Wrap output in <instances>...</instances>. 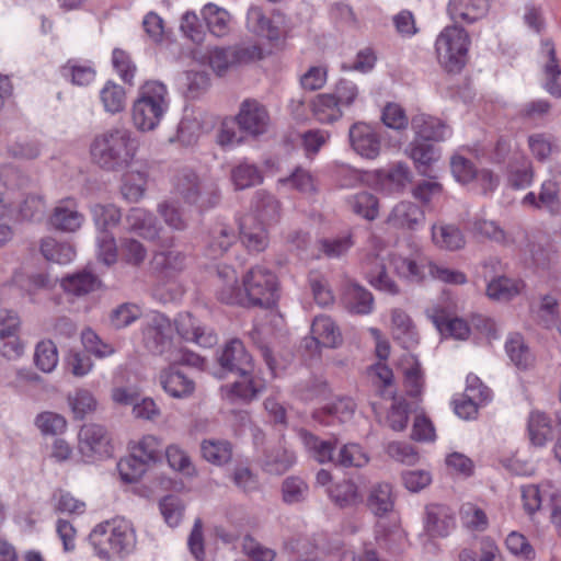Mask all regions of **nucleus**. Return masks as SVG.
I'll list each match as a JSON object with an SVG mask.
<instances>
[{"mask_svg":"<svg viewBox=\"0 0 561 561\" xmlns=\"http://www.w3.org/2000/svg\"><path fill=\"white\" fill-rule=\"evenodd\" d=\"M378 176L381 185L390 192L401 191L410 182V171L404 163H397L389 170L379 171Z\"/></svg>","mask_w":561,"mask_h":561,"instance_id":"680f3d73","label":"nucleus"},{"mask_svg":"<svg viewBox=\"0 0 561 561\" xmlns=\"http://www.w3.org/2000/svg\"><path fill=\"white\" fill-rule=\"evenodd\" d=\"M61 286L70 295L81 297L98 290L101 280L90 272H80L65 277Z\"/></svg>","mask_w":561,"mask_h":561,"instance_id":"37998d69","label":"nucleus"},{"mask_svg":"<svg viewBox=\"0 0 561 561\" xmlns=\"http://www.w3.org/2000/svg\"><path fill=\"white\" fill-rule=\"evenodd\" d=\"M296 462V456L285 447H277L266 454L264 470L274 474L286 472Z\"/></svg>","mask_w":561,"mask_h":561,"instance_id":"052dcab7","label":"nucleus"},{"mask_svg":"<svg viewBox=\"0 0 561 561\" xmlns=\"http://www.w3.org/2000/svg\"><path fill=\"white\" fill-rule=\"evenodd\" d=\"M528 434L535 446H543L552 436L549 417L541 412H533L528 421Z\"/></svg>","mask_w":561,"mask_h":561,"instance_id":"e2e57ef3","label":"nucleus"},{"mask_svg":"<svg viewBox=\"0 0 561 561\" xmlns=\"http://www.w3.org/2000/svg\"><path fill=\"white\" fill-rule=\"evenodd\" d=\"M424 219V211L416 204L402 201L390 210L386 224L394 229L414 230Z\"/></svg>","mask_w":561,"mask_h":561,"instance_id":"a211bd4d","label":"nucleus"},{"mask_svg":"<svg viewBox=\"0 0 561 561\" xmlns=\"http://www.w3.org/2000/svg\"><path fill=\"white\" fill-rule=\"evenodd\" d=\"M67 402L76 420H83L87 415L95 412L98 408L94 394L83 388L68 393Z\"/></svg>","mask_w":561,"mask_h":561,"instance_id":"de8ad7c7","label":"nucleus"},{"mask_svg":"<svg viewBox=\"0 0 561 561\" xmlns=\"http://www.w3.org/2000/svg\"><path fill=\"white\" fill-rule=\"evenodd\" d=\"M520 492L524 510L529 515L539 511L547 499L549 502L561 500V490L550 481L542 482L541 484L524 485Z\"/></svg>","mask_w":561,"mask_h":561,"instance_id":"dca6fc26","label":"nucleus"},{"mask_svg":"<svg viewBox=\"0 0 561 561\" xmlns=\"http://www.w3.org/2000/svg\"><path fill=\"white\" fill-rule=\"evenodd\" d=\"M236 240L234 229L225 224H219L210 231L207 254L213 259L219 257L229 250Z\"/></svg>","mask_w":561,"mask_h":561,"instance_id":"79ce46f5","label":"nucleus"},{"mask_svg":"<svg viewBox=\"0 0 561 561\" xmlns=\"http://www.w3.org/2000/svg\"><path fill=\"white\" fill-rule=\"evenodd\" d=\"M100 99L105 112L117 114L125 108L126 93L122 85L107 81L100 91Z\"/></svg>","mask_w":561,"mask_h":561,"instance_id":"13d9d810","label":"nucleus"},{"mask_svg":"<svg viewBox=\"0 0 561 561\" xmlns=\"http://www.w3.org/2000/svg\"><path fill=\"white\" fill-rule=\"evenodd\" d=\"M278 22L279 21H275L274 19L266 18L262 9L256 5L250 7L247 13V25L249 30L271 42H276L280 38L282 32Z\"/></svg>","mask_w":561,"mask_h":561,"instance_id":"7c9ffc66","label":"nucleus"},{"mask_svg":"<svg viewBox=\"0 0 561 561\" xmlns=\"http://www.w3.org/2000/svg\"><path fill=\"white\" fill-rule=\"evenodd\" d=\"M90 213L99 232L116 227L122 218L121 209L114 204H93L90 207Z\"/></svg>","mask_w":561,"mask_h":561,"instance_id":"603ef678","label":"nucleus"},{"mask_svg":"<svg viewBox=\"0 0 561 561\" xmlns=\"http://www.w3.org/2000/svg\"><path fill=\"white\" fill-rule=\"evenodd\" d=\"M262 56V48L255 44L211 46L203 54L201 61L207 64L215 75L222 77L238 66L261 59Z\"/></svg>","mask_w":561,"mask_h":561,"instance_id":"423d86ee","label":"nucleus"},{"mask_svg":"<svg viewBox=\"0 0 561 561\" xmlns=\"http://www.w3.org/2000/svg\"><path fill=\"white\" fill-rule=\"evenodd\" d=\"M342 343V334L335 322L328 316H318L311 324V337L306 347L319 353L320 347L335 348Z\"/></svg>","mask_w":561,"mask_h":561,"instance_id":"f8f14e48","label":"nucleus"},{"mask_svg":"<svg viewBox=\"0 0 561 561\" xmlns=\"http://www.w3.org/2000/svg\"><path fill=\"white\" fill-rule=\"evenodd\" d=\"M39 251L45 260L58 264H68L76 256V250L69 242L58 241L53 237L41 239Z\"/></svg>","mask_w":561,"mask_h":561,"instance_id":"4c0bfd02","label":"nucleus"},{"mask_svg":"<svg viewBox=\"0 0 561 561\" xmlns=\"http://www.w3.org/2000/svg\"><path fill=\"white\" fill-rule=\"evenodd\" d=\"M348 139L352 149L364 159L375 160L381 153V137L375 127L367 123H354L348 129Z\"/></svg>","mask_w":561,"mask_h":561,"instance_id":"1a4fd4ad","label":"nucleus"},{"mask_svg":"<svg viewBox=\"0 0 561 561\" xmlns=\"http://www.w3.org/2000/svg\"><path fill=\"white\" fill-rule=\"evenodd\" d=\"M471 231L476 237L508 247L513 244L511 236L494 220L478 218L472 221Z\"/></svg>","mask_w":561,"mask_h":561,"instance_id":"c03bdc74","label":"nucleus"},{"mask_svg":"<svg viewBox=\"0 0 561 561\" xmlns=\"http://www.w3.org/2000/svg\"><path fill=\"white\" fill-rule=\"evenodd\" d=\"M467 388L462 398L455 401V412L461 419L468 420L477 414L480 403L490 398V390L484 387L477 377H468Z\"/></svg>","mask_w":561,"mask_h":561,"instance_id":"4468645a","label":"nucleus"},{"mask_svg":"<svg viewBox=\"0 0 561 561\" xmlns=\"http://www.w3.org/2000/svg\"><path fill=\"white\" fill-rule=\"evenodd\" d=\"M202 457L214 466L228 465L233 456V447L227 439L207 438L201 443Z\"/></svg>","mask_w":561,"mask_h":561,"instance_id":"72a5a7b5","label":"nucleus"},{"mask_svg":"<svg viewBox=\"0 0 561 561\" xmlns=\"http://www.w3.org/2000/svg\"><path fill=\"white\" fill-rule=\"evenodd\" d=\"M240 239L243 245L252 252L264 251L268 245L266 225L247 215L240 222Z\"/></svg>","mask_w":561,"mask_h":561,"instance_id":"393cba45","label":"nucleus"},{"mask_svg":"<svg viewBox=\"0 0 561 561\" xmlns=\"http://www.w3.org/2000/svg\"><path fill=\"white\" fill-rule=\"evenodd\" d=\"M432 240L439 249L449 251L462 249L466 244L465 236L457 226L443 222L433 225Z\"/></svg>","mask_w":561,"mask_h":561,"instance_id":"f704fd0d","label":"nucleus"},{"mask_svg":"<svg viewBox=\"0 0 561 561\" xmlns=\"http://www.w3.org/2000/svg\"><path fill=\"white\" fill-rule=\"evenodd\" d=\"M411 125L415 138L424 141H442L449 134L448 127L439 118L426 114L413 116Z\"/></svg>","mask_w":561,"mask_h":561,"instance_id":"c85d7f7f","label":"nucleus"},{"mask_svg":"<svg viewBox=\"0 0 561 561\" xmlns=\"http://www.w3.org/2000/svg\"><path fill=\"white\" fill-rule=\"evenodd\" d=\"M342 300L345 308L352 313L368 314L374 307L373 295L355 283H350L346 286Z\"/></svg>","mask_w":561,"mask_h":561,"instance_id":"473e14b6","label":"nucleus"},{"mask_svg":"<svg viewBox=\"0 0 561 561\" xmlns=\"http://www.w3.org/2000/svg\"><path fill=\"white\" fill-rule=\"evenodd\" d=\"M244 305L271 307L276 301V275L263 266L250 268L243 276Z\"/></svg>","mask_w":561,"mask_h":561,"instance_id":"6e6552de","label":"nucleus"},{"mask_svg":"<svg viewBox=\"0 0 561 561\" xmlns=\"http://www.w3.org/2000/svg\"><path fill=\"white\" fill-rule=\"evenodd\" d=\"M499 547L490 537H483L476 547L463 548L458 556L459 561H496Z\"/></svg>","mask_w":561,"mask_h":561,"instance_id":"5fc2aeb1","label":"nucleus"},{"mask_svg":"<svg viewBox=\"0 0 561 561\" xmlns=\"http://www.w3.org/2000/svg\"><path fill=\"white\" fill-rule=\"evenodd\" d=\"M79 450L88 458H104L112 454L111 437L100 424H85L79 432Z\"/></svg>","mask_w":561,"mask_h":561,"instance_id":"9d476101","label":"nucleus"},{"mask_svg":"<svg viewBox=\"0 0 561 561\" xmlns=\"http://www.w3.org/2000/svg\"><path fill=\"white\" fill-rule=\"evenodd\" d=\"M400 367L404 376V386L408 394L419 397L424 386L421 364L414 355L405 354L400 360Z\"/></svg>","mask_w":561,"mask_h":561,"instance_id":"58836bf2","label":"nucleus"},{"mask_svg":"<svg viewBox=\"0 0 561 561\" xmlns=\"http://www.w3.org/2000/svg\"><path fill=\"white\" fill-rule=\"evenodd\" d=\"M388 261L394 273L400 277L420 282L426 276L427 259L419 248H415L410 254L402 252L391 253L388 256Z\"/></svg>","mask_w":561,"mask_h":561,"instance_id":"ddd939ff","label":"nucleus"},{"mask_svg":"<svg viewBox=\"0 0 561 561\" xmlns=\"http://www.w3.org/2000/svg\"><path fill=\"white\" fill-rule=\"evenodd\" d=\"M455 527L450 510L443 505H430L426 508L424 528L431 537H446Z\"/></svg>","mask_w":561,"mask_h":561,"instance_id":"cd10ccee","label":"nucleus"},{"mask_svg":"<svg viewBox=\"0 0 561 561\" xmlns=\"http://www.w3.org/2000/svg\"><path fill=\"white\" fill-rule=\"evenodd\" d=\"M470 44L463 27L457 24L445 26L435 41L438 64L448 72H459L467 64Z\"/></svg>","mask_w":561,"mask_h":561,"instance_id":"39448f33","label":"nucleus"},{"mask_svg":"<svg viewBox=\"0 0 561 561\" xmlns=\"http://www.w3.org/2000/svg\"><path fill=\"white\" fill-rule=\"evenodd\" d=\"M165 457L169 466L173 470L186 477H192L196 473V469L191 460V457L179 445L172 444L168 446L165 449Z\"/></svg>","mask_w":561,"mask_h":561,"instance_id":"69168bd1","label":"nucleus"},{"mask_svg":"<svg viewBox=\"0 0 561 561\" xmlns=\"http://www.w3.org/2000/svg\"><path fill=\"white\" fill-rule=\"evenodd\" d=\"M542 54L547 60L543 66L545 70V88L553 96H561V67L556 60L554 47L552 43L545 42L542 44Z\"/></svg>","mask_w":561,"mask_h":561,"instance_id":"ea45409f","label":"nucleus"},{"mask_svg":"<svg viewBox=\"0 0 561 561\" xmlns=\"http://www.w3.org/2000/svg\"><path fill=\"white\" fill-rule=\"evenodd\" d=\"M161 440L153 435H146L131 446V454L145 463L156 462L159 459Z\"/></svg>","mask_w":561,"mask_h":561,"instance_id":"774afa93","label":"nucleus"},{"mask_svg":"<svg viewBox=\"0 0 561 561\" xmlns=\"http://www.w3.org/2000/svg\"><path fill=\"white\" fill-rule=\"evenodd\" d=\"M201 16L213 36L225 38L230 35L233 18L227 9L208 2L201 9Z\"/></svg>","mask_w":561,"mask_h":561,"instance_id":"aec40b11","label":"nucleus"},{"mask_svg":"<svg viewBox=\"0 0 561 561\" xmlns=\"http://www.w3.org/2000/svg\"><path fill=\"white\" fill-rule=\"evenodd\" d=\"M262 388L263 385L261 380L253 376L252 370L251 373L239 374L238 380L221 387V394L230 402H248L255 398Z\"/></svg>","mask_w":561,"mask_h":561,"instance_id":"a878e982","label":"nucleus"},{"mask_svg":"<svg viewBox=\"0 0 561 561\" xmlns=\"http://www.w3.org/2000/svg\"><path fill=\"white\" fill-rule=\"evenodd\" d=\"M157 211L171 230L183 231L188 226V217L176 201H162L158 204Z\"/></svg>","mask_w":561,"mask_h":561,"instance_id":"09e8293b","label":"nucleus"},{"mask_svg":"<svg viewBox=\"0 0 561 561\" xmlns=\"http://www.w3.org/2000/svg\"><path fill=\"white\" fill-rule=\"evenodd\" d=\"M170 107L167 85L159 80L144 82L133 101L130 118L133 126L140 133L157 129Z\"/></svg>","mask_w":561,"mask_h":561,"instance_id":"f03ea898","label":"nucleus"},{"mask_svg":"<svg viewBox=\"0 0 561 561\" xmlns=\"http://www.w3.org/2000/svg\"><path fill=\"white\" fill-rule=\"evenodd\" d=\"M352 210L367 220H374L378 217V199L368 192H360L348 201Z\"/></svg>","mask_w":561,"mask_h":561,"instance_id":"338daca9","label":"nucleus"},{"mask_svg":"<svg viewBox=\"0 0 561 561\" xmlns=\"http://www.w3.org/2000/svg\"><path fill=\"white\" fill-rule=\"evenodd\" d=\"M159 382L169 396L178 399L190 397L195 390L194 381L173 368L163 369L159 375Z\"/></svg>","mask_w":561,"mask_h":561,"instance_id":"c756f323","label":"nucleus"},{"mask_svg":"<svg viewBox=\"0 0 561 561\" xmlns=\"http://www.w3.org/2000/svg\"><path fill=\"white\" fill-rule=\"evenodd\" d=\"M506 353L512 363L519 369H528L534 364V357L518 334L510 336L505 343Z\"/></svg>","mask_w":561,"mask_h":561,"instance_id":"4d7b16f0","label":"nucleus"},{"mask_svg":"<svg viewBox=\"0 0 561 561\" xmlns=\"http://www.w3.org/2000/svg\"><path fill=\"white\" fill-rule=\"evenodd\" d=\"M216 295L217 298L229 305H244V289L238 285V276L236 271L230 266H221L217 271L216 276Z\"/></svg>","mask_w":561,"mask_h":561,"instance_id":"4be33fe9","label":"nucleus"},{"mask_svg":"<svg viewBox=\"0 0 561 561\" xmlns=\"http://www.w3.org/2000/svg\"><path fill=\"white\" fill-rule=\"evenodd\" d=\"M396 496L392 485L387 482L374 483L367 493L366 506L377 517H385L393 512Z\"/></svg>","mask_w":561,"mask_h":561,"instance_id":"5701e85b","label":"nucleus"},{"mask_svg":"<svg viewBox=\"0 0 561 561\" xmlns=\"http://www.w3.org/2000/svg\"><path fill=\"white\" fill-rule=\"evenodd\" d=\"M239 129L251 135H260L266 131L268 126V114L259 102L247 100L237 115Z\"/></svg>","mask_w":561,"mask_h":561,"instance_id":"2eb2a0df","label":"nucleus"},{"mask_svg":"<svg viewBox=\"0 0 561 561\" xmlns=\"http://www.w3.org/2000/svg\"><path fill=\"white\" fill-rule=\"evenodd\" d=\"M173 325L169 318L160 312L148 316L142 329L144 346L153 354L165 355L170 363L196 365L199 357L194 354L179 356L172 351Z\"/></svg>","mask_w":561,"mask_h":561,"instance_id":"7ed1b4c3","label":"nucleus"},{"mask_svg":"<svg viewBox=\"0 0 561 561\" xmlns=\"http://www.w3.org/2000/svg\"><path fill=\"white\" fill-rule=\"evenodd\" d=\"M299 435L307 453L311 458L320 463H335L336 457L334 456V445L332 442L320 439L307 431H300Z\"/></svg>","mask_w":561,"mask_h":561,"instance_id":"a19ab883","label":"nucleus"},{"mask_svg":"<svg viewBox=\"0 0 561 561\" xmlns=\"http://www.w3.org/2000/svg\"><path fill=\"white\" fill-rule=\"evenodd\" d=\"M151 266L165 277L184 270L185 255L179 251H162L153 255Z\"/></svg>","mask_w":561,"mask_h":561,"instance_id":"3c124183","label":"nucleus"},{"mask_svg":"<svg viewBox=\"0 0 561 561\" xmlns=\"http://www.w3.org/2000/svg\"><path fill=\"white\" fill-rule=\"evenodd\" d=\"M385 261V257H380L379 255L369 256L366 260L365 270L367 273L368 280L374 287L378 288L379 290H383L389 294H397L398 286L388 276L386 272Z\"/></svg>","mask_w":561,"mask_h":561,"instance_id":"c9c22d12","label":"nucleus"},{"mask_svg":"<svg viewBox=\"0 0 561 561\" xmlns=\"http://www.w3.org/2000/svg\"><path fill=\"white\" fill-rule=\"evenodd\" d=\"M127 229L147 240H156L160 237L162 227L154 215L144 208L134 207L126 216Z\"/></svg>","mask_w":561,"mask_h":561,"instance_id":"b1692460","label":"nucleus"},{"mask_svg":"<svg viewBox=\"0 0 561 561\" xmlns=\"http://www.w3.org/2000/svg\"><path fill=\"white\" fill-rule=\"evenodd\" d=\"M84 221V215L79 210L77 202L72 198L59 201L48 218V225L53 229L66 233L77 232Z\"/></svg>","mask_w":561,"mask_h":561,"instance_id":"9b49d317","label":"nucleus"},{"mask_svg":"<svg viewBox=\"0 0 561 561\" xmlns=\"http://www.w3.org/2000/svg\"><path fill=\"white\" fill-rule=\"evenodd\" d=\"M331 501L339 507H352L357 505L362 496L358 486L351 480H343L328 489Z\"/></svg>","mask_w":561,"mask_h":561,"instance_id":"8fccbe9b","label":"nucleus"},{"mask_svg":"<svg viewBox=\"0 0 561 561\" xmlns=\"http://www.w3.org/2000/svg\"><path fill=\"white\" fill-rule=\"evenodd\" d=\"M368 453L356 443H347L340 447L335 465L344 468H363L369 462Z\"/></svg>","mask_w":561,"mask_h":561,"instance_id":"864d4df0","label":"nucleus"},{"mask_svg":"<svg viewBox=\"0 0 561 561\" xmlns=\"http://www.w3.org/2000/svg\"><path fill=\"white\" fill-rule=\"evenodd\" d=\"M174 191L185 203L196 206L199 211L215 207L220 198L215 183L201 180L192 171H183L176 175Z\"/></svg>","mask_w":561,"mask_h":561,"instance_id":"0eeeda50","label":"nucleus"},{"mask_svg":"<svg viewBox=\"0 0 561 561\" xmlns=\"http://www.w3.org/2000/svg\"><path fill=\"white\" fill-rule=\"evenodd\" d=\"M523 283L517 279L499 276L486 286V296L496 301H508L520 294Z\"/></svg>","mask_w":561,"mask_h":561,"instance_id":"a18cd8bd","label":"nucleus"},{"mask_svg":"<svg viewBox=\"0 0 561 561\" xmlns=\"http://www.w3.org/2000/svg\"><path fill=\"white\" fill-rule=\"evenodd\" d=\"M409 156L421 173H426L430 167L439 159V152L433 145L416 138L409 146Z\"/></svg>","mask_w":561,"mask_h":561,"instance_id":"49530a36","label":"nucleus"},{"mask_svg":"<svg viewBox=\"0 0 561 561\" xmlns=\"http://www.w3.org/2000/svg\"><path fill=\"white\" fill-rule=\"evenodd\" d=\"M311 111L316 119L322 124L334 123L343 115L339 101L331 93L316 95L311 102Z\"/></svg>","mask_w":561,"mask_h":561,"instance_id":"e433bc0d","label":"nucleus"},{"mask_svg":"<svg viewBox=\"0 0 561 561\" xmlns=\"http://www.w3.org/2000/svg\"><path fill=\"white\" fill-rule=\"evenodd\" d=\"M179 335L185 341L193 342L203 347H209L217 342L214 332L199 323L191 313H180L175 320Z\"/></svg>","mask_w":561,"mask_h":561,"instance_id":"f3484780","label":"nucleus"},{"mask_svg":"<svg viewBox=\"0 0 561 561\" xmlns=\"http://www.w3.org/2000/svg\"><path fill=\"white\" fill-rule=\"evenodd\" d=\"M138 141L127 127H112L96 134L90 142L91 161L105 171H122L135 160Z\"/></svg>","mask_w":561,"mask_h":561,"instance_id":"f257e3e1","label":"nucleus"},{"mask_svg":"<svg viewBox=\"0 0 561 561\" xmlns=\"http://www.w3.org/2000/svg\"><path fill=\"white\" fill-rule=\"evenodd\" d=\"M218 362L220 366L229 371L239 374L251 373L253 363L251 355L247 352L240 340H231L222 348Z\"/></svg>","mask_w":561,"mask_h":561,"instance_id":"6ab92c4d","label":"nucleus"},{"mask_svg":"<svg viewBox=\"0 0 561 561\" xmlns=\"http://www.w3.org/2000/svg\"><path fill=\"white\" fill-rule=\"evenodd\" d=\"M280 202L265 191H257L252 202V214L255 219L265 225L276 222L280 217Z\"/></svg>","mask_w":561,"mask_h":561,"instance_id":"2f4dec72","label":"nucleus"},{"mask_svg":"<svg viewBox=\"0 0 561 561\" xmlns=\"http://www.w3.org/2000/svg\"><path fill=\"white\" fill-rule=\"evenodd\" d=\"M489 8L488 0H449L447 13L455 23L471 24L483 19Z\"/></svg>","mask_w":561,"mask_h":561,"instance_id":"412c9836","label":"nucleus"},{"mask_svg":"<svg viewBox=\"0 0 561 561\" xmlns=\"http://www.w3.org/2000/svg\"><path fill=\"white\" fill-rule=\"evenodd\" d=\"M95 553L110 560L134 547L135 536L130 525L125 520H112L99 524L89 536Z\"/></svg>","mask_w":561,"mask_h":561,"instance_id":"20e7f679","label":"nucleus"},{"mask_svg":"<svg viewBox=\"0 0 561 561\" xmlns=\"http://www.w3.org/2000/svg\"><path fill=\"white\" fill-rule=\"evenodd\" d=\"M230 178L236 190H245L263 182V175L257 167L247 162L234 167Z\"/></svg>","mask_w":561,"mask_h":561,"instance_id":"bf43d9fd","label":"nucleus"},{"mask_svg":"<svg viewBox=\"0 0 561 561\" xmlns=\"http://www.w3.org/2000/svg\"><path fill=\"white\" fill-rule=\"evenodd\" d=\"M391 334L404 348H412L419 343V334L412 319L399 308L391 310Z\"/></svg>","mask_w":561,"mask_h":561,"instance_id":"bb28decb","label":"nucleus"},{"mask_svg":"<svg viewBox=\"0 0 561 561\" xmlns=\"http://www.w3.org/2000/svg\"><path fill=\"white\" fill-rule=\"evenodd\" d=\"M57 346L51 340H42L35 345L34 364L43 373L49 374L58 365Z\"/></svg>","mask_w":561,"mask_h":561,"instance_id":"6e6d98bb","label":"nucleus"},{"mask_svg":"<svg viewBox=\"0 0 561 561\" xmlns=\"http://www.w3.org/2000/svg\"><path fill=\"white\" fill-rule=\"evenodd\" d=\"M460 518L463 526L471 531H484L489 526L484 510L471 502L461 505Z\"/></svg>","mask_w":561,"mask_h":561,"instance_id":"0e129e2a","label":"nucleus"}]
</instances>
